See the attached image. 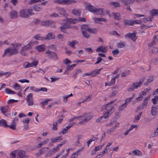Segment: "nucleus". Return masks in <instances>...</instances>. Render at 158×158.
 <instances>
[{
    "label": "nucleus",
    "instance_id": "obj_1",
    "mask_svg": "<svg viewBox=\"0 0 158 158\" xmlns=\"http://www.w3.org/2000/svg\"><path fill=\"white\" fill-rule=\"evenodd\" d=\"M87 21L85 18L79 17L78 19H73L71 18H66L65 20V23H64V25L60 27V30L62 32L65 33H67V32L66 31V29L71 27V26L69 24H76L80 22H86Z\"/></svg>",
    "mask_w": 158,
    "mask_h": 158
},
{
    "label": "nucleus",
    "instance_id": "obj_2",
    "mask_svg": "<svg viewBox=\"0 0 158 158\" xmlns=\"http://www.w3.org/2000/svg\"><path fill=\"white\" fill-rule=\"evenodd\" d=\"M115 100L111 101L108 104L103 106L102 107V110H106V111L103 117L106 119L111 114L114 110V108L112 104L114 102Z\"/></svg>",
    "mask_w": 158,
    "mask_h": 158
},
{
    "label": "nucleus",
    "instance_id": "obj_3",
    "mask_svg": "<svg viewBox=\"0 0 158 158\" xmlns=\"http://www.w3.org/2000/svg\"><path fill=\"white\" fill-rule=\"evenodd\" d=\"M81 31L83 36L87 38L90 36L88 32L91 33H95L97 31L96 29H91L89 27L88 25L85 24L81 26Z\"/></svg>",
    "mask_w": 158,
    "mask_h": 158
},
{
    "label": "nucleus",
    "instance_id": "obj_4",
    "mask_svg": "<svg viewBox=\"0 0 158 158\" xmlns=\"http://www.w3.org/2000/svg\"><path fill=\"white\" fill-rule=\"evenodd\" d=\"M92 117L93 116L90 114H84L82 116L73 117L70 119V121H72L74 119L77 118L81 120L79 124H84L90 120Z\"/></svg>",
    "mask_w": 158,
    "mask_h": 158
},
{
    "label": "nucleus",
    "instance_id": "obj_5",
    "mask_svg": "<svg viewBox=\"0 0 158 158\" xmlns=\"http://www.w3.org/2000/svg\"><path fill=\"white\" fill-rule=\"evenodd\" d=\"M92 117L93 116L90 114H84L82 116L73 117L70 119V121H72L74 119L77 118L81 120L79 124H84L90 120Z\"/></svg>",
    "mask_w": 158,
    "mask_h": 158
},
{
    "label": "nucleus",
    "instance_id": "obj_6",
    "mask_svg": "<svg viewBox=\"0 0 158 158\" xmlns=\"http://www.w3.org/2000/svg\"><path fill=\"white\" fill-rule=\"evenodd\" d=\"M32 11V9H31L30 8L29 9H23L20 11L19 15L22 18H27L33 14Z\"/></svg>",
    "mask_w": 158,
    "mask_h": 158
},
{
    "label": "nucleus",
    "instance_id": "obj_7",
    "mask_svg": "<svg viewBox=\"0 0 158 158\" xmlns=\"http://www.w3.org/2000/svg\"><path fill=\"white\" fill-rule=\"evenodd\" d=\"M35 43V42L33 40L31 41L28 44L25 45L22 48L20 51L21 53L23 55H26L27 53L25 52V51L31 48L32 46Z\"/></svg>",
    "mask_w": 158,
    "mask_h": 158
},
{
    "label": "nucleus",
    "instance_id": "obj_8",
    "mask_svg": "<svg viewBox=\"0 0 158 158\" xmlns=\"http://www.w3.org/2000/svg\"><path fill=\"white\" fill-rule=\"evenodd\" d=\"M45 54L47 57L49 58H52L54 60H57L58 57L56 53L50 51L49 50L45 52Z\"/></svg>",
    "mask_w": 158,
    "mask_h": 158
},
{
    "label": "nucleus",
    "instance_id": "obj_9",
    "mask_svg": "<svg viewBox=\"0 0 158 158\" xmlns=\"http://www.w3.org/2000/svg\"><path fill=\"white\" fill-rule=\"evenodd\" d=\"M146 95V94L145 91H142L140 92L139 94L138 97L135 98V100L132 102V104H134L136 102L142 101L143 99V96Z\"/></svg>",
    "mask_w": 158,
    "mask_h": 158
},
{
    "label": "nucleus",
    "instance_id": "obj_10",
    "mask_svg": "<svg viewBox=\"0 0 158 158\" xmlns=\"http://www.w3.org/2000/svg\"><path fill=\"white\" fill-rule=\"evenodd\" d=\"M13 48H11V54L14 55L18 53L19 52L18 51V47L21 45L20 44H12L11 45Z\"/></svg>",
    "mask_w": 158,
    "mask_h": 158
},
{
    "label": "nucleus",
    "instance_id": "obj_11",
    "mask_svg": "<svg viewBox=\"0 0 158 158\" xmlns=\"http://www.w3.org/2000/svg\"><path fill=\"white\" fill-rule=\"evenodd\" d=\"M26 100L28 106H32L33 105L34 98L32 93H29L27 95Z\"/></svg>",
    "mask_w": 158,
    "mask_h": 158
},
{
    "label": "nucleus",
    "instance_id": "obj_12",
    "mask_svg": "<svg viewBox=\"0 0 158 158\" xmlns=\"http://www.w3.org/2000/svg\"><path fill=\"white\" fill-rule=\"evenodd\" d=\"M96 10L95 12L97 15H108L109 18L111 17V15H110V13L109 11L106 10L105 12H103V9L101 8H96Z\"/></svg>",
    "mask_w": 158,
    "mask_h": 158
},
{
    "label": "nucleus",
    "instance_id": "obj_13",
    "mask_svg": "<svg viewBox=\"0 0 158 158\" xmlns=\"http://www.w3.org/2000/svg\"><path fill=\"white\" fill-rule=\"evenodd\" d=\"M55 2L59 4H70L75 3L76 2L73 0H56Z\"/></svg>",
    "mask_w": 158,
    "mask_h": 158
},
{
    "label": "nucleus",
    "instance_id": "obj_14",
    "mask_svg": "<svg viewBox=\"0 0 158 158\" xmlns=\"http://www.w3.org/2000/svg\"><path fill=\"white\" fill-rule=\"evenodd\" d=\"M136 33L134 32L133 33H129L125 35L126 38H130L134 42H135L137 39V37L136 35Z\"/></svg>",
    "mask_w": 158,
    "mask_h": 158
},
{
    "label": "nucleus",
    "instance_id": "obj_15",
    "mask_svg": "<svg viewBox=\"0 0 158 158\" xmlns=\"http://www.w3.org/2000/svg\"><path fill=\"white\" fill-rule=\"evenodd\" d=\"M92 19L94 20V23L97 24H102V22H106V20L104 18H98L96 17H93Z\"/></svg>",
    "mask_w": 158,
    "mask_h": 158
},
{
    "label": "nucleus",
    "instance_id": "obj_16",
    "mask_svg": "<svg viewBox=\"0 0 158 158\" xmlns=\"http://www.w3.org/2000/svg\"><path fill=\"white\" fill-rule=\"evenodd\" d=\"M104 145V144H103L96 146L91 152V155H94L96 153L97 151L101 150L102 148Z\"/></svg>",
    "mask_w": 158,
    "mask_h": 158
},
{
    "label": "nucleus",
    "instance_id": "obj_17",
    "mask_svg": "<svg viewBox=\"0 0 158 158\" xmlns=\"http://www.w3.org/2000/svg\"><path fill=\"white\" fill-rule=\"evenodd\" d=\"M85 9L87 10H89V11L94 13L96 11V8L93 6L90 3H87L85 6Z\"/></svg>",
    "mask_w": 158,
    "mask_h": 158
},
{
    "label": "nucleus",
    "instance_id": "obj_18",
    "mask_svg": "<svg viewBox=\"0 0 158 158\" xmlns=\"http://www.w3.org/2000/svg\"><path fill=\"white\" fill-rule=\"evenodd\" d=\"M65 143V142H62L58 144L56 147L53 148L52 149L50 150L51 152H52V154H54L56 152H57L59 150V148Z\"/></svg>",
    "mask_w": 158,
    "mask_h": 158
},
{
    "label": "nucleus",
    "instance_id": "obj_19",
    "mask_svg": "<svg viewBox=\"0 0 158 158\" xmlns=\"http://www.w3.org/2000/svg\"><path fill=\"white\" fill-rule=\"evenodd\" d=\"M145 77H143L139 81L133 83L135 89H136L138 87H139L141 85V84L145 80Z\"/></svg>",
    "mask_w": 158,
    "mask_h": 158
},
{
    "label": "nucleus",
    "instance_id": "obj_20",
    "mask_svg": "<svg viewBox=\"0 0 158 158\" xmlns=\"http://www.w3.org/2000/svg\"><path fill=\"white\" fill-rule=\"evenodd\" d=\"M107 51V47L106 46H100L98 47L96 51L97 52H106Z\"/></svg>",
    "mask_w": 158,
    "mask_h": 158
},
{
    "label": "nucleus",
    "instance_id": "obj_21",
    "mask_svg": "<svg viewBox=\"0 0 158 158\" xmlns=\"http://www.w3.org/2000/svg\"><path fill=\"white\" fill-rule=\"evenodd\" d=\"M31 120V118H26L23 120V123L25 129H27L28 128V124Z\"/></svg>",
    "mask_w": 158,
    "mask_h": 158
},
{
    "label": "nucleus",
    "instance_id": "obj_22",
    "mask_svg": "<svg viewBox=\"0 0 158 158\" xmlns=\"http://www.w3.org/2000/svg\"><path fill=\"white\" fill-rule=\"evenodd\" d=\"M158 109V106H152L151 113L152 116H155L156 115Z\"/></svg>",
    "mask_w": 158,
    "mask_h": 158
},
{
    "label": "nucleus",
    "instance_id": "obj_23",
    "mask_svg": "<svg viewBox=\"0 0 158 158\" xmlns=\"http://www.w3.org/2000/svg\"><path fill=\"white\" fill-rule=\"evenodd\" d=\"M55 38V35L53 33L50 32L47 35L46 37H45V40H49L54 39Z\"/></svg>",
    "mask_w": 158,
    "mask_h": 158
},
{
    "label": "nucleus",
    "instance_id": "obj_24",
    "mask_svg": "<svg viewBox=\"0 0 158 158\" xmlns=\"http://www.w3.org/2000/svg\"><path fill=\"white\" fill-rule=\"evenodd\" d=\"M72 13L74 15L80 16L81 15V11L79 9H74L72 10Z\"/></svg>",
    "mask_w": 158,
    "mask_h": 158
},
{
    "label": "nucleus",
    "instance_id": "obj_25",
    "mask_svg": "<svg viewBox=\"0 0 158 158\" xmlns=\"http://www.w3.org/2000/svg\"><path fill=\"white\" fill-rule=\"evenodd\" d=\"M30 9H32V10H33L36 11H40L42 9L40 5L39 4H35L33 7H31Z\"/></svg>",
    "mask_w": 158,
    "mask_h": 158
},
{
    "label": "nucleus",
    "instance_id": "obj_26",
    "mask_svg": "<svg viewBox=\"0 0 158 158\" xmlns=\"http://www.w3.org/2000/svg\"><path fill=\"white\" fill-rule=\"evenodd\" d=\"M35 49L39 52H43L46 49L45 45L42 44L35 47Z\"/></svg>",
    "mask_w": 158,
    "mask_h": 158
},
{
    "label": "nucleus",
    "instance_id": "obj_27",
    "mask_svg": "<svg viewBox=\"0 0 158 158\" xmlns=\"http://www.w3.org/2000/svg\"><path fill=\"white\" fill-rule=\"evenodd\" d=\"M124 24L126 25L132 26L136 23L135 21H133L132 20H127L125 19L124 20Z\"/></svg>",
    "mask_w": 158,
    "mask_h": 158
},
{
    "label": "nucleus",
    "instance_id": "obj_28",
    "mask_svg": "<svg viewBox=\"0 0 158 158\" xmlns=\"http://www.w3.org/2000/svg\"><path fill=\"white\" fill-rule=\"evenodd\" d=\"M56 11L61 15H63L64 16L65 13V10L62 8L57 7L55 9Z\"/></svg>",
    "mask_w": 158,
    "mask_h": 158
},
{
    "label": "nucleus",
    "instance_id": "obj_29",
    "mask_svg": "<svg viewBox=\"0 0 158 158\" xmlns=\"http://www.w3.org/2000/svg\"><path fill=\"white\" fill-rule=\"evenodd\" d=\"M0 110L2 112L5 114L7 112L9 111V107L8 106H3L1 108Z\"/></svg>",
    "mask_w": 158,
    "mask_h": 158
},
{
    "label": "nucleus",
    "instance_id": "obj_30",
    "mask_svg": "<svg viewBox=\"0 0 158 158\" xmlns=\"http://www.w3.org/2000/svg\"><path fill=\"white\" fill-rule=\"evenodd\" d=\"M53 23V22L51 20H46L42 21L41 22V24L44 26H48L50 25Z\"/></svg>",
    "mask_w": 158,
    "mask_h": 158
},
{
    "label": "nucleus",
    "instance_id": "obj_31",
    "mask_svg": "<svg viewBox=\"0 0 158 158\" xmlns=\"http://www.w3.org/2000/svg\"><path fill=\"white\" fill-rule=\"evenodd\" d=\"M18 118H16L13 120L11 124L10 125H8L7 127H9L12 130H15L16 128V124L15 123V121H18Z\"/></svg>",
    "mask_w": 158,
    "mask_h": 158
},
{
    "label": "nucleus",
    "instance_id": "obj_32",
    "mask_svg": "<svg viewBox=\"0 0 158 158\" xmlns=\"http://www.w3.org/2000/svg\"><path fill=\"white\" fill-rule=\"evenodd\" d=\"M142 114V112H139L138 114L135 116V118L133 119V122L134 123L137 122L141 118Z\"/></svg>",
    "mask_w": 158,
    "mask_h": 158
},
{
    "label": "nucleus",
    "instance_id": "obj_33",
    "mask_svg": "<svg viewBox=\"0 0 158 158\" xmlns=\"http://www.w3.org/2000/svg\"><path fill=\"white\" fill-rule=\"evenodd\" d=\"M154 79V76L153 75L149 76L147 79V81L144 83V85H147L149 83H150L152 82Z\"/></svg>",
    "mask_w": 158,
    "mask_h": 158
},
{
    "label": "nucleus",
    "instance_id": "obj_34",
    "mask_svg": "<svg viewBox=\"0 0 158 158\" xmlns=\"http://www.w3.org/2000/svg\"><path fill=\"white\" fill-rule=\"evenodd\" d=\"M73 96L72 93H71L69 94L68 95H65L62 96V99L63 101L65 102H67L68 101V98L71 97H72Z\"/></svg>",
    "mask_w": 158,
    "mask_h": 158
},
{
    "label": "nucleus",
    "instance_id": "obj_35",
    "mask_svg": "<svg viewBox=\"0 0 158 158\" xmlns=\"http://www.w3.org/2000/svg\"><path fill=\"white\" fill-rule=\"evenodd\" d=\"M62 136H60L56 138H53L51 139V141L53 142H56L60 141L62 140Z\"/></svg>",
    "mask_w": 158,
    "mask_h": 158
},
{
    "label": "nucleus",
    "instance_id": "obj_36",
    "mask_svg": "<svg viewBox=\"0 0 158 158\" xmlns=\"http://www.w3.org/2000/svg\"><path fill=\"white\" fill-rule=\"evenodd\" d=\"M78 41H77L74 40L72 41L69 42L68 43V45L73 48H76L75 46L78 44Z\"/></svg>",
    "mask_w": 158,
    "mask_h": 158
},
{
    "label": "nucleus",
    "instance_id": "obj_37",
    "mask_svg": "<svg viewBox=\"0 0 158 158\" xmlns=\"http://www.w3.org/2000/svg\"><path fill=\"white\" fill-rule=\"evenodd\" d=\"M25 156V152L23 151H19L17 155L18 158H24Z\"/></svg>",
    "mask_w": 158,
    "mask_h": 158
},
{
    "label": "nucleus",
    "instance_id": "obj_38",
    "mask_svg": "<svg viewBox=\"0 0 158 158\" xmlns=\"http://www.w3.org/2000/svg\"><path fill=\"white\" fill-rule=\"evenodd\" d=\"M8 125L7 124L6 121L4 119L0 120V126L7 127Z\"/></svg>",
    "mask_w": 158,
    "mask_h": 158
},
{
    "label": "nucleus",
    "instance_id": "obj_39",
    "mask_svg": "<svg viewBox=\"0 0 158 158\" xmlns=\"http://www.w3.org/2000/svg\"><path fill=\"white\" fill-rule=\"evenodd\" d=\"M113 17L115 19L119 20L120 19V15L119 13L114 12L112 13Z\"/></svg>",
    "mask_w": 158,
    "mask_h": 158
},
{
    "label": "nucleus",
    "instance_id": "obj_40",
    "mask_svg": "<svg viewBox=\"0 0 158 158\" xmlns=\"http://www.w3.org/2000/svg\"><path fill=\"white\" fill-rule=\"evenodd\" d=\"M150 14L151 16L158 15V9H153L150 11Z\"/></svg>",
    "mask_w": 158,
    "mask_h": 158
},
{
    "label": "nucleus",
    "instance_id": "obj_41",
    "mask_svg": "<svg viewBox=\"0 0 158 158\" xmlns=\"http://www.w3.org/2000/svg\"><path fill=\"white\" fill-rule=\"evenodd\" d=\"M132 153H134V155L138 156H141L142 155L141 152L138 149L134 150L132 152Z\"/></svg>",
    "mask_w": 158,
    "mask_h": 158
},
{
    "label": "nucleus",
    "instance_id": "obj_42",
    "mask_svg": "<svg viewBox=\"0 0 158 158\" xmlns=\"http://www.w3.org/2000/svg\"><path fill=\"white\" fill-rule=\"evenodd\" d=\"M150 99L149 97L146 98L143 101V102L142 104V106L143 107L147 106L148 103V101Z\"/></svg>",
    "mask_w": 158,
    "mask_h": 158
},
{
    "label": "nucleus",
    "instance_id": "obj_43",
    "mask_svg": "<svg viewBox=\"0 0 158 158\" xmlns=\"http://www.w3.org/2000/svg\"><path fill=\"white\" fill-rule=\"evenodd\" d=\"M110 5L114 6L115 7H119L120 6L119 3L118 2H111L110 3Z\"/></svg>",
    "mask_w": 158,
    "mask_h": 158
},
{
    "label": "nucleus",
    "instance_id": "obj_44",
    "mask_svg": "<svg viewBox=\"0 0 158 158\" xmlns=\"http://www.w3.org/2000/svg\"><path fill=\"white\" fill-rule=\"evenodd\" d=\"M10 15L11 18L17 17L18 15L17 12L15 11H12L10 13Z\"/></svg>",
    "mask_w": 158,
    "mask_h": 158
},
{
    "label": "nucleus",
    "instance_id": "obj_45",
    "mask_svg": "<svg viewBox=\"0 0 158 158\" xmlns=\"http://www.w3.org/2000/svg\"><path fill=\"white\" fill-rule=\"evenodd\" d=\"M18 152L17 150H15L10 153V157L11 158H15Z\"/></svg>",
    "mask_w": 158,
    "mask_h": 158
},
{
    "label": "nucleus",
    "instance_id": "obj_46",
    "mask_svg": "<svg viewBox=\"0 0 158 158\" xmlns=\"http://www.w3.org/2000/svg\"><path fill=\"white\" fill-rule=\"evenodd\" d=\"M5 92L7 94H15L14 91L8 88L5 89Z\"/></svg>",
    "mask_w": 158,
    "mask_h": 158
},
{
    "label": "nucleus",
    "instance_id": "obj_47",
    "mask_svg": "<svg viewBox=\"0 0 158 158\" xmlns=\"http://www.w3.org/2000/svg\"><path fill=\"white\" fill-rule=\"evenodd\" d=\"M11 48H8L6 49L5 51V52L3 54V56H5V55L7 54L9 55H11Z\"/></svg>",
    "mask_w": 158,
    "mask_h": 158
},
{
    "label": "nucleus",
    "instance_id": "obj_48",
    "mask_svg": "<svg viewBox=\"0 0 158 158\" xmlns=\"http://www.w3.org/2000/svg\"><path fill=\"white\" fill-rule=\"evenodd\" d=\"M135 89L134 87V85L133 84L129 85L127 88V90L128 92H131L133 91Z\"/></svg>",
    "mask_w": 158,
    "mask_h": 158
},
{
    "label": "nucleus",
    "instance_id": "obj_49",
    "mask_svg": "<svg viewBox=\"0 0 158 158\" xmlns=\"http://www.w3.org/2000/svg\"><path fill=\"white\" fill-rule=\"evenodd\" d=\"M34 38L37 40H45V37L41 36L40 35H37L34 36Z\"/></svg>",
    "mask_w": 158,
    "mask_h": 158
},
{
    "label": "nucleus",
    "instance_id": "obj_50",
    "mask_svg": "<svg viewBox=\"0 0 158 158\" xmlns=\"http://www.w3.org/2000/svg\"><path fill=\"white\" fill-rule=\"evenodd\" d=\"M127 105L124 103L122 105L120 106L118 108V110L119 111H121L124 110L127 107Z\"/></svg>",
    "mask_w": 158,
    "mask_h": 158
},
{
    "label": "nucleus",
    "instance_id": "obj_51",
    "mask_svg": "<svg viewBox=\"0 0 158 158\" xmlns=\"http://www.w3.org/2000/svg\"><path fill=\"white\" fill-rule=\"evenodd\" d=\"M152 100L153 104L156 105L157 103L158 102V96H156L153 98H152Z\"/></svg>",
    "mask_w": 158,
    "mask_h": 158
},
{
    "label": "nucleus",
    "instance_id": "obj_52",
    "mask_svg": "<svg viewBox=\"0 0 158 158\" xmlns=\"http://www.w3.org/2000/svg\"><path fill=\"white\" fill-rule=\"evenodd\" d=\"M51 100V99H47L41 102L40 103L42 105L45 106L47 105L48 104V102Z\"/></svg>",
    "mask_w": 158,
    "mask_h": 158
},
{
    "label": "nucleus",
    "instance_id": "obj_53",
    "mask_svg": "<svg viewBox=\"0 0 158 158\" xmlns=\"http://www.w3.org/2000/svg\"><path fill=\"white\" fill-rule=\"evenodd\" d=\"M92 98V95H89L88 96H87L85 99L83 100L82 102H87L89 101Z\"/></svg>",
    "mask_w": 158,
    "mask_h": 158
},
{
    "label": "nucleus",
    "instance_id": "obj_54",
    "mask_svg": "<svg viewBox=\"0 0 158 158\" xmlns=\"http://www.w3.org/2000/svg\"><path fill=\"white\" fill-rule=\"evenodd\" d=\"M102 68H100V69H96L92 73L93 74H94V75H92V76H95L96 75V74H99V72H100V71L102 70Z\"/></svg>",
    "mask_w": 158,
    "mask_h": 158
},
{
    "label": "nucleus",
    "instance_id": "obj_55",
    "mask_svg": "<svg viewBox=\"0 0 158 158\" xmlns=\"http://www.w3.org/2000/svg\"><path fill=\"white\" fill-rule=\"evenodd\" d=\"M125 46V43L124 42H120L117 44V47L119 48H123Z\"/></svg>",
    "mask_w": 158,
    "mask_h": 158
},
{
    "label": "nucleus",
    "instance_id": "obj_56",
    "mask_svg": "<svg viewBox=\"0 0 158 158\" xmlns=\"http://www.w3.org/2000/svg\"><path fill=\"white\" fill-rule=\"evenodd\" d=\"M48 48L53 50H55L56 49V45L53 44L50 45L48 46Z\"/></svg>",
    "mask_w": 158,
    "mask_h": 158
},
{
    "label": "nucleus",
    "instance_id": "obj_57",
    "mask_svg": "<svg viewBox=\"0 0 158 158\" xmlns=\"http://www.w3.org/2000/svg\"><path fill=\"white\" fill-rule=\"evenodd\" d=\"M21 86L17 83H15L13 86V88L15 90H19L21 89Z\"/></svg>",
    "mask_w": 158,
    "mask_h": 158
},
{
    "label": "nucleus",
    "instance_id": "obj_58",
    "mask_svg": "<svg viewBox=\"0 0 158 158\" xmlns=\"http://www.w3.org/2000/svg\"><path fill=\"white\" fill-rule=\"evenodd\" d=\"M152 19V17L150 16L147 18H145L143 19V20L145 23H147L148 21L150 22Z\"/></svg>",
    "mask_w": 158,
    "mask_h": 158
},
{
    "label": "nucleus",
    "instance_id": "obj_59",
    "mask_svg": "<svg viewBox=\"0 0 158 158\" xmlns=\"http://www.w3.org/2000/svg\"><path fill=\"white\" fill-rule=\"evenodd\" d=\"M31 66L30 63L28 62H26L23 64V67L25 68H30Z\"/></svg>",
    "mask_w": 158,
    "mask_h": 158
},
{
    "label": "nucleus",
    "instance_id": "obj_60",
    "mask_svg": "<svg viewBox=\"0 0 158 158\" xmlns=\"http://www.w3.org/2000/svg\"><path fill=\"white\" fill-rule=\"evenodd\" d=\"M112 54L113 55V56L116 57V56L119 53V51L118 50L116 49L112 51Z\"/></svg>",
    "mask_w": 158,
    "mask_h": 158
},
{
    "label": "nucleus",
    "instance_id": "obj_61",
    "mask_svg": "<svg viewBox=\"0 0 158 158\" xmlns=\"http://www.w3.org/2000/svg\"><path fill=\"white\" fill-rule=\"evenodd\" d=\"M76 64H73L71 65H68L67 66V69L68 70H71L73 69V68L75 66Z\"/></svg>",
    "mask_w": 158,
    "mask_h": 158
},
{
    "label": "nucleus",
    "instance_id": "obj_62",
    "mask_svg": "<svg viewBox=\"0 0 158 158\" xmlns=\"http://www.w3.org/2000/svg\"><path fill=\"white\" fill-rule=\"evenodd\" d=\"M30 89L35 92H38L39 88L35 87L34 86H31L30 87Z\"/></svg>",
    "mask_w": 158,
    "mask_h": 158
},
{
    "label": "nucleus",
    "instance_id": "obj_63",
    "mask_svg": "<svg viewBox=\"0 0 158 158\" xmlns=\"http://www.w3.org/2000/svg\"><path fill=\"white\" fill-rule=\"evenodd\" d=\"M115 83V77H112L111 78V81L109 82V85H114Z\"/></svg>",
    "mask_w": 158,
    "mask_h": 158
},
{
    "label": "nucleus",
    "instance_id": "obj_64",
    "mask_svg": "<svg viewBox=\"0 0 158 158\" xmlns=\"http://www.w3.org/2000/svg\"><path fill=\"white\" fill-rule=\"evenodd\" d=\"M68 132V130L67 129H66V128L65 127V128H63L61 131L60 133V134L61 133L63 134V135L65 134H67Z\"/></svg>",
    "mask_w": 158,
    "mask_h": 158
}]
</instances>
